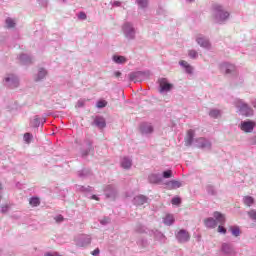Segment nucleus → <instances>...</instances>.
<instances>
[{
    "instance_id": "obj_64",
    "label": "nucleus",
    "mask_w": 256,
    "mask_h": 256,
    "mask_svg": "<svg viewBox=\"0 0 256 256\" xmlns=\"http://www.w3.org/2000/svg\"><path fill=\"white\" fill-rule=\"evenodd\" d=\"M3 191V185L0 183V193Z\"/></svg>"
},
{
    "instance_id": "obj_38",
    "label": "nucleus",
    "mask_w": 256,
    "mask_h": 256,
    "mask_svg": "<svg viewBox=\"0 0 256 256\" xmlns=\"http://www.w3.org/2000/svg\"><path fill=\"white\" fill-rule=\"evenodd\" d=\"M136 233H144L145 232V226L142 224H137L135 227Z\"/></svg>"
},
{
    "instance_id": "obj_39",
    "label": "nucleus",
    "mask_w": 256,
    "mask_h": 256,
    "mask_svg": "<svg viewBox=\"0 0 256 256\" xmlns=\"http://www.w3.org/2000/svg\"><path fill=\"white\" fill-rule=\"evenodd\" d=\"M162 175L164 179H171V177H173V171L171 170L164 171Z\"/></svg>"
},
{
    "instance_id": "obj_60",
    "label": "nucleus",
    "mask_w": 256,
    "mask_h": 256,
    "mask_svg": "<svg viewBox=\"0 0 256 256\" xmlns=\"http://www.w3.org/2000/svg\"><path fill=\"white\" fill-rule=\"evenodd\" d=\"M44 256H53V252H47L44 254Z\"/></svg>"
},
{
    "instance_id": "obj_5",
    "label": "nucleus",
    "mask_w": 256,
    "mask_h": 256,
    "mask_svg": "<svg viewBox=\"0 0 256 256\" xmlns=\"http://www.w3.org/2000/svg\"><path fill=\"white\" fill-rule=\"evenodd\" d=\"M175 237L178 243H189L191 240V234L185 229H181L175 233Z\"/></svg>"
},
{
    "instance_id": "obj_44",
    "label": "nucleus",
    "mask_w": 256,
    "mask_h": 256,
    "mask_svg": "<svg viewBox=\"0 0 256 256\" xmlns=\"http://www.w3.org/2000/svg\"><path fill=\"white\" fill-rule=\"evenodd\" d=\"M207 192L209 195H217V192L215 191V187L213 186H207Z\"/></svg>"
},
{
    "instance_id": "obj_11",
    "label": "nucleus",
    "mask_w": 256,
    "mask_h": 256,
    "mask_svg": "<svg viewBox=\"0 0 256 256\" xmlns=\"http://www.w3.org/2000/svg\"><path fill=\"white\" fill-rule=\"evenodd\" d=\"M146 75H149V72H143V71L131 72L129 74V79L130 81H134V83H137L138 81H141L143 77H145Z\"/></svg>"
},
{
    "instance_id": "obj_16",
    "label": "nucleus",
    "mask_w": 256,
    "mask_h": 256,
    "mask_svg": "<svg viewBox=\"0 0 256 256\" xmlns=\"http://www.w3.org/2000/svg\"><path fill=\"white\" fill-rule=\"evenodd\" d=\"M221 250L225 255H235V248H233L232 244L223 243Z\"/></svg>"
},
{
    "instance_id": "obj_47",
    "label": "nucleus",
    "mask_w": 256,
    "mask_h": 256,
    "mask_svg": "<svg viewBox=\"0 0 256 256\" xmlns=\"http://www.w3.org/2000/svg\"><path fill=\"white\" fill-rule=\"evenodd\" d=\"M154 237H155V239H165V235H163V233H161L159 231H156L154 233Z\"/></svg>"
},
{
    "instance_id": "obj_51",
    "label": "nucleus",
    "mask_w": 256,
    "mask_h": 256,
    "mask_svg": "<svg viewBox=\"0 0 256 256\" xmlns=\"http://www.w3.org/2000/svg\"><path fill=\"white\" fill-rule=\"evenodd\" d=\"M185 70H186V73H188L189 75L193 73V67L189 64L185 67Z\"/></svg>"
},
{
    "instance_id": "obj_50",
    "label": "nucleus",
    "mask_w": 256,
    "mask_h": 256,
    "mask_svg": "<svg viewBox=\"0 0 256 256\" xmlns=\"http://www.w3.org/2000/svg\"><path fill=\"white\" fill-rule=\"evenodd\" d=\"M54 219H55L56 223H63L65 218H63V215H58Z\"/></svg>"
},
{
    "instance_id": "obj_52",
    "label": "nucleus",
    "mask_w": 256,
    "mask_h": 256,
    "mask_svg": "<svg viewBox=\"0 0 256 256\" xmlns=\"http://www.w3.org/2000/svg\"><path fill=\"white\" fill-rule=\"evenodd\" d=\"M9 211V205H5L1 207V213H7Z\"/></svg>"
},
{
    "instance_id": "obj_42",
    "label": "nucleus",
    "mask_w": 256,
    "mask_h": 256,
    "mask_svg": "<svg viewBox=\"0 0 256 256\" xmlns=\"http://www.w3.org/2000/svg\"><path fill=\"white\" fill-rule=\"evenodd\" d=\"M98 109H103V107H106L107 106V102L105 100H100L97 102V105Z\"/></svg>"
},
{
    "instance_id": "obj_28",
    "label": "nucleus",
    "mask_w": 256,
    "mask_h": 256,
    "mask_svg": "<svg viewBox=\"0 0 256 256\" xmlns=\"http://www.w3.org/2000/svg\"><path fill=\"white\" fill-rule=\"evenodd\" d=\"M175 223V217H173V215L168 214L165 216L164 218V225H168L171 226Z\"/></svg>"
},
{
    "instance_id": "obj_19",
    "label": "nucleus",
    "mask_w": 256,
    "mask_h": 256,
    "mask_svg": "<svg viewBox=\"0 0 256 256\" xmlns=\"http://www.w3.org/2000/svg\"><path fill=\"white\" fill-rule=\"evenodd\" d=\"M147 201H149V198L145 195H138L133 199V203L137 206L145 205Z\"/></svg>"
},
{
    "instance_id": "obj_58",
    "label": "nucleus",
    "mask_w": 256,
    "mask_h": 256,
    "mask_svg": "<svg viewBox=\"0 0 256 256\" xmlns=\"http://www.w3.org/2000/svg\"><path fill=\"white\" fill-rule=\"evenodd\" d=\"M142 245H143V247H147V245H149V243L147 242V240H142Z\"/></svg>"
},
{
    "instance_id": "obj_48",
    "label": "nucleus",
    "mask_w": 256,
    "mask_h": 256,
    "mask_svg": "<svg viewBox=\"0 0 256 256\" xmlns=\"http://www.w3.org/2000/svg\"><path fill=\"white\" fill-rule=\"evenodd\" d=\"M78 19H80L81 21H85V19H87V14H85V12H80L78 14Z\"/></svg>"
},
{
    "instance_id": "obj_29",
    "label": "nucleus",
    "mask_w": 256,
    "mask_h": 256,
    "mask_svg": "<svg viewBox=\"0 0 256 256\" xmlns=\"http://www.w3.org/2000/svg\"><path fill=\"white\" fill-rule=\"evenodd\" d=\"M5 24H6L7 29H13V28H15V25H17L15 20L11 17L6 18Z\"/></svg>"
},
{
    "instance_id": "obj_46",
    "label": "nucleus",
    "mask_w": 256,
    "mask_h": 256,
    "mask_svg": "<svg viewBox=\"0 0 256 256\" xmlns=\"http://www.w3.org/2000/svg\"><path fill=\"white\" fill-rule=\"evenodd\" d=\"M171 203H172V205H181V198L174 197V198H172Z\"/></svg>"
},
{
    "instance_id": "obj_57",
    "label": "nucleus",
    "mask_w": 256,
    "mask_h": 256,
    "mask_svg": "<svg viewBox=\"0 0 256 256\" xmlns=\"http://www.w3.org/2000/svg\"><path fill=\"white\" fill-rule=\"evenodd\" d=\"M250 143H251L252 145H256V136H254V137H252V138L250 139Z\"/></svg>"
},
{
    "instance_id": "obj_32",
    "label": "nucleus",
    "mask_w": 256,
    "mask_h": 256,
    "mask_svg": "<svg viewBox=\"0 0 256 256\" xmlns=\"http://www.w3.org/2000/svg\"><path fill=\"white\" fill-rule=\"evenodd\" d=\"M243 203L246 204L247 207H251L255 203V199L251 196H245L243 198Z\"/></svg>"
},
{
    "instance_id": "obj_13",
    "label": "nucleus",
    "mask_w": 256,
    "mask_h": 256,
    "mask_svg": "<svg viewBox=\"0 0 256 256\" xmlns=\"http://www.w3.org/2000/svg\"><path fill=\"white\" fill-rule=\"evenodd\" d=\"M92 125H95L98 129H105V127H107V122H105V118L102 116H96L93 118Z\"/></svg>"
},
{
    "instance_id": "obj_62",
    "label": "nucleus",
    "mask_w": 256,
    "mask_h": 256,
    "mask_svg": "<svg viewBox=\"0 0 256 256\" xmlns=\"http://www.w3.org/2000/svg\"><path fill=\"white\" fill-rule=\"evenodd\" d=\"M52 256H61L58 252H53Z\"/></svg>"
},
{
    "instance_id": "obj_1",
    "label": "nucleus",
    "mask_w": 256,
    "mask_h": 256,
    "mask_svg": "<svg viewBox=\"0 0 256 256\" xmlns=\"http://www.w3.org/2000/svg\"><path fill=\"white\" fill-rule=\"evenodd\" d=\"M229 11L225 10L223 5L221 4H213L212 5V19L214 20V23H217L218 25H223L227 19L230 17Z\"/></svg>"
},
{
    "instance_id": "obj_2",
    "label": "nucleus",
    "mask_w": 256,
    "mask_h": 256,
    "mask_svg": "<svg viewBox=\"0 0 256 256\" xmlns=\"http://www.w3.org/2000/svg\"><path fill=\"white\" fill-rule=\"evenodd\" d=\"M122 31L126 39H128L129 41H133L135 39V27H133V24H131L130 22H126L123 24Z\"/></svg>"
},
{
    "instance_id": "obj_27",
    "label": "nucleus",
    "mask_w": 256,
    "mask_h": 256,
    "mask_svg": "<svg viewBox=\"0 0 256 256\" xmlns=\"http://www.w3.org/2000/svg\"><path fill=\"white\" fill-rule=\"evenodd\" d=\"M45 77H47V70H45V68H40L35 81H42V79H45Z\"/></svg>"
},
{
    "instance_id": "obj_24",
    "label": "nucleus",
    "mask_w": 256,
    "mask_h": 256,
    "mask_svg": "<svg viewBox=\"0 0 256 256\" xmlns=\"http://www.w3.org/2000/svg\"><path fill=\"white\" fill-rule=\"evenodd\" d=\"M148 181L149 183L159 184L161 181H163V178L161 177V174H151L148 177Z\"/></svg>"
},
{
    "instance_id": "obj_22",
    "label": "nucleus",
    "mask_w": 256,
    "mask_h": 256,
    "mask_svg": "<svg viewBox=\"0 0 256 256\" xmlns=\"http://www.w3.org/2000/svg\"><path fill=\"white\" fill-rule=\"evenodd\" d=\"M213 217L215 218V221L219 223L220 225H225V215L222 214L219 211H215L213 213Z\"/></svg>"
},
{
    "instance_id": "obj_6",
    "label": "nucleus",
    "mask_w": 256,
    "mask_h": 256,
    "mask_svg": "<svg viewBox=\"0 0 256 256\" xmlns=\"http://www.w3.org/2000/svg\"><path fill=\"white\" fill-rule=\"evenodd\" d=\"M159 93H169L173 89V84L169 83L167 78H159Z\"/></svg>"
},
{
    "instance_id": "obj_54",
    "label": "nucleus",
    "mask_w": 256,
    "mask_h": 256,
    "mask_svg": "<svg viewBox=\"0 0 256 256\" xmlns=\"http://www.w3.org/2000/svg\"><path fill=\"white\" fill-rule=\"evenodd\" d=\"M111 5H112V7H121V2L114 1V2H111Z\"/></svg>"
},
{
    "instance_id": "obj_56",
    "label": "nucleus",
    "mask_w": 256,
    "mask_h": 256,
    "mask_svg": "<svg viewBox=\"0 0 256 256\" xmlns=\"http://www.w3.org/2000/svg\"><path fill=\"white\" fill-rule=\"evenodd\" d=\"M99 253H100L99 248H96L94 251H92L93 256H97V255H99Z\"/></svg>"
},
{
    "instance_id": "obj_23",
    "label": "nucleus",
    "mask_w": 256,
    "mask_h": 256,
    "mask_svg": "<svg viewBox=\"0 0 256 256\" xmlns=\"http://www.w3.org/2000/svg\"><path fill=\"white\" fill-rule=\"evenodd\" d=\"M204 224L205 227H207L208 229H215V227H217V220H215L212 217H209L204 220Z\"/></svg>"
},
{
    "instance_id": "obj_12",
    "label": "nucleus",
    "mask_w": 256,
    "mask_h": 256,
    "mask_svg": "<svg viewBox=\"0 0 256 256\" xmlns=\"http://www.w3.org/2000/svg\"><path fill=\"white\" fill-rule=\"evenodd\" d=\"M105 195L107 199H112L115 201V197H117V189L113 185H108L105 188Z\"/></svg>"
},
{
    "instance_id": "obj_10",
    "label": "nucleus",
    "mask_w": 256,
    "mask_h": 256,
    "mask_svg": "<svg viewBox=\"0 0 256 256\" xmlns=\"http://www.w3.org/2000/svg\"><path fill=\"white\" fill-rule=\"evenodd\" d=\"M255 122L253 121H242L240 125V129L245 133H252L255 129Z\"/></svg>"
},
{
    "instance_id": "obj_35",
    "label": "nucleus",
    "mask_w": 256,
    "mask_h": 256,
    "mask_svg": "<svg viewBox=\"0 0 256 256\" xmlns=\"http://www.w3.org/2000/svg\"><path fill=\"white\" fill-rule=\"evenodd\" d=\"M230 231L234 237H239V235H241V230L238 226H231Z\"/></svg>"
},
{
    "instance_id": "obj_8",
    "label": "nucleus",
    "mask_w": 256,
    "mask_h": 256,
    "mask_svg": "<svg viewBox=\"0 0 256 256\" xmlns=\"http://www.w3.org/2000/svg\"><path fill=\"white\" fill-rule=\"evenodd\" d=\"M194 146L198 149H211V142L201 137L194 140Z\"/></svg>"
},
{
    "instance_id": "obj_63",
    "label": "nucleus",
    "mask_w": 256,
    "mask_h": 256,
    "mask_svg": "<svg viewBox=\"0 0 256 256\" xmlns=\"http://www.w3.org/2000/svg\"><path fill=\"white\" fill-rule=\"evenodd\" d=\"M252 105L256 109V99L252 102Z\"/></svg>"
},
{
    "instance_id": "obj_45",
    "label": "nucleus",
    "mask_w": 256,
    "mask_h": 256,
    "mask_svg": "<svg viewBox=\"0 0 256 256\" xmlns=\"http://www.w3.org/2000/svg\"><path fill=\"white\" fill-rule=\"evenodd\" d=\"M101 225H109L111 223V218L104 217L102 220H100Z\"/></svg>"
},
{
    "instance_id": "obj_17",
    "label": "nucleus",
    "mask_w": 256,
    "mask_h": 256,
    "mask_svg": "<svg viewBox=\"0 0 256 256\" xmlns=\"http://www.w3.org/2000/svg\"><path fill=\"white\" fill-rule=\"evenodd\" d=\"M120 165L122 169L129 170L131 167H133V160L131 158L125 156L121 159Z\"/></svg>"
},
{
    "instance_id": "obj_25",
    "label": "nucleus",
    "mask_w": 256,
    "mask_h": 256,
    "mask_svg": "<svg viewBox=\"0 0 256 256\" xmlns=\"http://www.w3.org/2000/svg\"><path fill=\"white\" fill-rule=\"evenodd\" d=\"M91 243V237L87 235H82L80 237V242H78L79 247H87V245H90Z\"/></svg>"
},
{
    "instance_id": "obj_4",
    "label": "nucleus",
    "mask_w": 256,
    "mask_h": 256,
    "mask_svg": "<svg viewBox=\"0 0 256 256\" xmlns=\"http://www.w3.org/2000/svg\"><path fill=\"white\" fill-rule=\"evenodd\" d=\"M235 106L239 109L242 115H245V117H251V115H253V109L242 100L236 101Z\"/></svg>"
},
{
    "instance_id": "obj_40",
    "label": "nucleus",
    "mask_w": 256,
    "mask_h": 256,
    "mask_svg": "<svg viewBox=\"0 0 256 256\" xmlns=\"http://www.w3.org/2000/svg\"><path fill=\"white\" fill-rule=\"evenodd\" d=\"M188 55L190 59H197L199 54L195 50H189Z\"/></svg>"
},
{
    "instance_id": "obj_30",
    "label": "nucleus",
    "mask_w": 256,
    "mask_h": 256,
    "mask_svg": "<svg viewBox=\"0 0 256 256\" xmlns=\"http://www.w3.org/2000/svg\"><path fill=\"white\" fill-rule=\"evenodd\" d=\"M209 116L212 117V119H219V117H221V110L212 109L209 112Z\"/></svg>"
},
{
    "instance_id": "obj_55",
    "label": "nucleus",
    "mask_w": 256,
    "mask_h": 256,
    "mask_svg": "<svg viewBox=\"0 0 256 256\" xmlns=\"http://www.w3.org/2000/svg\"><path fill=\"white\" fill-rule=\"evenodd\" d=\"M77 107H85V101L79 100V101L77 102Z\"/></svg>"
},
{
    "instance_id": "obj_59",
    "label": "nucleus",
    "mask_w": 256,
    "mask_h": 256,
    "mask_svg": "<svg viewBox=\"0 0 256 256\" xmlns=\"http://www.w3.org/2000/svg\"><path fill=\"white\" fill-rule=\"evenodd\" d=\"M114 75H115V77H121V72L116 71V72L114 73Z\"/></svg>"
},
{
    "instance_id": "obj_18",
    "label": "nucleus",
    "mask_w": 256,
    "mask_h": 256,
    "mask_svg": "<svg viewBox=\"0 0 256 256\" xmlns=\"http://www.w3.org/2000/svg\"><path fill=\"white\" fill-rule=\"evenodd\" d=\"M19 61L21 65H32L33 64V58L29 56L28 54H20Z\"/></svg>"
},
{
    "instance_id": "obj_26",
    "label": "nucleus",
    "mask_w": 256,
    "mask_h": 256,
    "mask_svg": "<svg viewBox=\"0 0 256 256\" xmlns=\"http://www.w3.org/2000/svg\"><path fill=\"white\" fill-rule=\"evenodd\" d=\"M168 189H179L181 187V182L177 180H171L166 183Z\"/></svg>"
},
{
    "instance_id": "obj_7",
    "label": "nucleus",
    "mask_w": 256,
    "mask_h": 256,
    "mask_svg": "<svg viewBox=\"0 0 256 256\" xmlns=\"http://www.w3.org/2000/svg\"><path fill=\"white\" fill-rule=\"evenodd\" d=\"M220 69L226 75H235V73H237V68L235 67V65L228 62L222 63Z\"/></svg>"
},
{
    "instance_id": "obj_33",
    "label": "nucleus",
    "mask_w": 256,
    "mask_h": 256,
    "mask_svg": "<svg viewBox=\"0 0 256 256\" xmlns=\"http://www.w3.org/2000/svg\"><path fill=\"white\" fill-rule=\"evenodd\" d=\"M29 203L32 207H39L41 205V200L39 197H32L30 198Z\"/></svg>"
},
{
    "instance_id": "obj_9",
    "label": "nucleus",
    "mask_w": 256,
    "mask_h": 256,
    "mask_svg": "<svg viewBox=\"0 0 256 256\" xmlns=\"http://www.w3.org/2000/svg\"><path fill=\"white\" fill-rule=\"evenodd\" d=\"M84 145L86 146V149H83L81 151V156L87 157V155H89L91 153V151H94L93 140H91L89 138H85Z\"/></svg>"
},
{
    "instance_id": "obj_31",
    "label": "nucleus",
    "mask_w": 256,
    "mask_h": 256,
    "mask_svg": "<svg viewBox=\"0 0 256 256\" xmlns=\"http://www.w3.org/2000/svg\"><path fill=\"white\" fill-rule=\"evenodd\" d=\"M113 62L118 64L127 63V58H125L124 56L114 55Z\"/></svg>"
},
{
    "instance_id": "obj_36",
    "label": "nucleus",
    "mask_w": 256,
    "mask_h": 256,
    "mask_svg": "<svg viewBox=\"0 0 256 256\" xmlns=\"http://www.w3.org/2000/svg\"><path fill=\"white\" fill-rule=\"evenodd\" d=\"M91 175V170L84 168L81 171L78 172V176L80 177H89Z\"/></svg>"
},
{
    "instance_id": "obj_15",
    "label": "nucleus",
    "mask_w": 256,
    "mask_h": 256,
    "mask_svg": "<svg viewBox=\"0 0 256 256\" xmlns=\"http://www.w3.org/2000/svg\"><path fill=\"white\" fill-rule=\"evenodd\" d=\"M140 132L142 135H149L153 132V126L147 122L140 124Z\"/></svg>"
},
{
    "instance_id": "obj_53",
    "label": "nucleus",
    "mask_w": 256,
    "mask_h": 256,
    "mask_svg": "<svg viewBox=\"0 0 256 256\" xmlns=\"http://www.w3.org/2000/svg\"><path fill=\"white\" fill-rule=\"evenodd\" d=\"M179 65H181V67H184V69H185L189 65V63H187V61H185V60H181L179 62Z\"/></svg>"
},
{
    "instance_id": "obj_3",
    "label": "nucleus",
    "mask_w": 256,
    "mask_h": 256,
    "mask_svg": "<svg viewBox=\"0 0 256 256\" xmlns=\"http://www.w3.org/2000/svg\"><path fill=\"white\" fill-rule=\"evenodd\" d=\"M4 85L9 89H17L19 87V78L15 74H8L4 78Z\"/></svg>"
},
{
    "instance_id": "obj_49",
    "label": "nucleus",
    "mask_w": 256,
    "mask_h": 256,
    "mask_svg": "<svg viewBox=\"0 0 256 256\" xmlns=\"http://www.w3.org/2000/svg\"><path fill=\"white\" fill-rule=\"evenodd\" d=\"M218 233H223V235H225V233H227V229L220 224L218 226Z\"/></svg>"
},
{
    "instance_id": "obj_34",
    "label": "nucleus",
    "mask_w": 256,
    "mask_h": 256,
    "mask_svg": "<svg viewBox=\"0 0 256 256\" xmlns=\"http://www.w3.org/2000/svg\"><path fill=\"white\" fill-rule=\"evenodd\" d=\"M136 3L140 9H147L149 7V0H136Z\"/></svg>"
},
{
    "instance_id": "obj_14",
    "label": "nucleus",
    "mask_w": 256,
    "mask_h": 256,
    "mask_svg": "<svg viewBox=\"0 0 256 256\" xmlns=\"http://www.w3.org/2000/svg\"><path fill=\"white\" fill-rule=\"evenodd\" d=\"M194 139H195V130L193 129L188 130L185 138L186 147H191V145H193Z\"/></svg>"
},
{
    "instance_id": "obj_41",
    "label": "nucleus",
    "mask_w": 256,
    "mask_h": 256,
    "mask_svg": "<svg viewBox=\"0 0 256 256\" xmlns=\"http://www.w3.org/2000/svg\"><path fill=\"white\" fill-rule=\"evenodd\" d=\"M80 191H84V192H86V193H91V191H93V187H91V186H87V187H85V186H80Z\"/></svg>"
},
{
    "instance_id": "obj_61",
    "label": "nucleus",
    "mask_w": 256,
    "mask_h": 256,
    "mask_svg": "<svg viewBox=\"0 0 256 256\" xmlns=\"http://www.w3.org/2000/svg\"><path fill=\"white\" fill-rule=\"evenodd\" d=\"M92 199H95L96 201H99V197H97L96 195H93Z\"/></svg>"
},
{
    "instance_id": "obj_43",
    "label": "nucleus",
    "mask_w": 256,
    "mask_h": 256,
    "mask_svg": "<svg viewBox=\"0 0 256 256\" xmlns=\"http://www.w3.org/2000/svg\"><path fill=\"white\" fill-rule=\"evenodd\" d=\"M248 216L250 217V219H252V221H256V210H250L248 212Z\"/></svg>"
},
{
    "instance_id": "obj_37",
    "label": "nucleus",
    "mask_w": 256,
    "mask_h": 256,
    "mask_svg": "<svg viewBox=\"0 0 256 256\" xmlns=\"http://www.w3.org/2000/svg\"><path fill=\"white\" fill-rule=\"evenodd\" d=\"M32 139H33V134H31L29 132L24 134V141L26 143H28V144L31 143Z\"/></svg>"
},
{
    "instance_id": "obj_20",
    "label": "nucleus",
    "mask_w": 256,
    "mask_h": 256,
    "mask_svg": "<svg viewBox=\"0 0 256 256\" xmlns=\"http://www.w3.org/2000/svg\"><path fill=\"white\" fill-rule=\"evenodd\" d=\"M46 118H40L39 115L34 116V119L30 121V126L37 128L39 125L46 123Z\"/></svg>"
},
{
    "instance_id": "obj_21",
    "label": "nucleus",
    "mask_w": 256,
    "mask_h": 256,
    "mask_svg": "<svg viewBox=\"0 0 256 256\" xmlns=\"http://www.w3.org/2000/svg\"><path fill=\"white\" fill-rule=\"evenodd\" d=\"M196 41L200 47H204V49H209L211 47V43H209V40L203 36H198L196 38Z\"/></svg>"
}]
</instances>
